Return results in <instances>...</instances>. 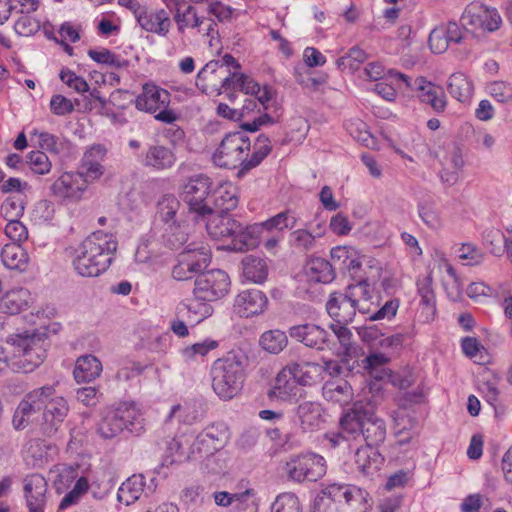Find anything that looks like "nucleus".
<instances>
[{
    "instance_id": "obj_1",
    "label": "nucleus",
    "mask_w": 512,
    "mask_h": 512,
    "mask_svg": "<svg viewBox=\"0 0 512 512\" xmlns=\"http://www.w3.org/2000/svg\"><path fill=\"white\" fill-rule=\"evenodd\" d=\"M7 343L12 348V356L0 346V373L8 367L22 373L34 371L46 358L49 345L46 334L35 331L11 335Z\"/></svg>"
},
{
    "instance_id": "obj_2",
    "label": "nucleus",
    "mask_w": 512,
    "mask_h": 512,
    "mask_svg": "<svg viewBox=\"0 0 512 512\" xmlns=\"http://www.w3.org/2000/svg\"><path fill=\"white\" fill-rule=\"evenodd\" d=\"M117 240L112 234L96 231L89 235L75 251L72 265L82 277H97L111 265L117 250Z\"/></svg>"
},
{
    "instance_id": "obj_3",
    "label": "nucleus",
    "mask_w": 512,
    "mask_h": 512,
    "mask_svg": "<svg viewBox=\"0 0 512 512\" xmlns=\"http://www.w3.org/2000/svg\"><path fill=\"white\" fill-rule=\"evenodd\" d=\"M245 357L234 351L214 361L211 367L212 388L223 400H230L242 389L245 380Z\"/></svg>"
},
{
    "instance_id": "obj_4",
    "label": "nucleus",
    "mask_w": 512,
    "mask_h": 512,
    "mask_svg": "<svg viewBox=\"0 0 512 512\" xmlns=\"http://www.w3.org/2000/svg\"><path fill=\"white\" fill-rule=\"evenodd\" d=\"M124 430L136 435L144 431V419L135 404L121 403L108 410L97 425L103 439H112Z\"/></svg>"
},
{
    "instance_id": "obj_5",
    "label": "nucleus",
    "mask_w": 512,
    "mask_h": 512,
    "mask_svg": "<svg viewBox=\"0 0 512 512\" xmlns=\"http://www.w3.org/2000/svg\"><path fill=\"white\" fill-rule=\"evenodd\" d=\"M250 148V139L243 131L231 132L224 136L212 159L218 167L229 169L240 167L239 172L245 173L248 171L244 170V166L248 160Z\"/></svg>"
},
{
    "instance_id": "obj_6",
    "label": "nucleus",
    "mask_w": 512,
    "mask_h": 512,
    "mask_svg": "<svg viewBox=\"0 0 512 512\" xmlns=\"http://www.w3.org/2000/svg\"><path fill=\"white\" fill-rule=\"evenodd\" d=\"M170 93L155 84H144L141 94L135 99L139 111L154 114L155 120L172 124L179 119L176 111L169 108Z\"/></svg>"
},
{
    "instance_id": "obj_7",
    "label": "nucleus",
    "mask_w": 512,
    "mask_h": 512,
    "mask_svg": "<svg viewBox=\"0 0 512 512\" xmlns=\"http://www.w3.org/2000/svg\"><path fill=\"white\" fill-rule=\"evenodd\" d=\"M287 478L297 483L316 482L327 472L326 460L316 453L292 455L283 467Z\"/></svg>"
},
{
    "instance_id": "obj_8",
    "label": "nucleus",
    "mask_w": 512,
    "mask_h": 512,
    "mask_svg": "<svg viewBox=\"0 0 512 512\" xmlns=\"http://www.w3.org/2000/svg\"><path fill=\"white\" fill-rule=\"evenodd\" d=\"M211 251L203 244L189 243L179 254L178 263L172 269V277L178 281L191 279L207 268Z\"/></svg>"
},
{
    "instance_id": "obj_9",
    "label": "nucleus",
    "mask_w": 512,
    "mask_h": 512,
    "mask_svg": "<svg viewBox=\"0 0 512 512\" xmlns=\"http://www.w3.org/2000/svg\"><path fill=\"white\" fill-rule=\"evenodd\" d=\"M55 392L54 385H45L28 392L15 409L12 418L14 428L20 430L27 427Z\"/></svg>"
},
{
    "instance_id": "obj_10",
    "label": "nucleus",
    "mask_w": 512,
    "mask_h": 512,
    "mask_svg": "<svg viewBox=\"0 0 512 512\" xmlns=\"http://www.w3.org/2000/svg\"><path fill=\"white\" fill-rule=\"evenodd\" d=\"M388 74L391 77L402 81L406 88L414 90L420 101L430 105L435 112L440 113L445 110L447 99L442 87L427 81L424 77H418L415 80H412L406 74L393 69L389 70Z\"/></svg>"
},
{
    "instance_id": "obj_11",
    "label": "nucleus",
    "mask_w": 512,
    "mask_h": 512,
    "mask_svg": "<svg viewBox=\"0 0 512 512\" xmlns=\"http://www.w3.org/2000/svg\"><path fill=\"white\" fill-rule=\"evenodd\" d=\"M388 74L391 77L402 81L406 88L414 90L420 101L430 105L435 112L440 113L445 110L447 99L442 87L427 81L424 77H418L415 80H412L406 74L393 69L389 70Z\"/></svg>"
},
{
    "instance_id": "obj_12",
    "label": "nucleus",
    "mask_w": 512,
    "mask_h": 512,
    "mask_svg": "<svg viewBox=\"0 0 512 512\" xmlns=\"http://www.w3.org/2000/svg\"><path fill=\"white\" fill-rule=\"evenodd\" d=\"M211 180L205 175H197L189 179L183 186L182 199L188 205L189 211L196 215V218H206L211 212L212 206L208 196L211 193Z\"/></svg>"
},
{
    "instance_id": "obj_13",
    "label": "nucleus",
    "mask_w": 512,
    "mask_h": 512,
    "mask_svg": "<svg viewBox=\"0 0 512 512\" xmlns=\"http://www.w3.org/2000/svg\"><path fill=\"white\" fill-rule=\"evenodd\" d=\"M304 367L317 368L318 365L305 363L301 366L300 364L294 363L283 368L278 373L269 396L284 401L295 399L301 392L298 382L301 381L303 384L308 382L304 376H299V372H301Z\"/></svg>"
},
{
    "instance_id": "obj_14",
    "label": "nucleus",
    "mask_w": 512,
    "mask_h": 512,
    "mask_svg": "<svg viewBox=\"0 0 512 512\" xmlns=\"http://www.w3.org/2000/svg\"><path fill=\"white\" fill-rule=\"evenodd\" d=\"M229 437V429L224 422L212 423L197 435L191 445V454L213 456L226 445Z\"/></svg>"
},
{
    "instance_id": "obj_15",
    "label": "nucleus",
    "mask_w": 512,
    "mask_h": 512,
    "mask_svg": "<svg viewBox=\"0 0 512 512\" xmlns=\"http://www.w3.org/2000/svg\"><path fill=\"white\" fill-rule=\"evenodd\" d=\"M229 286L230 279L225 271L210 270L196 278L193 294L204 301H216L228 293Z\"/></svg>"
},
{
    "instance_id": "obj_16",
    "label": "nucleus",
    "mask_w": 512,
    "mask_h": 512,
    "mask_svg": "<svg viewBox=\"0 0 512 512\" xmlns=\"http://www.w3.org/2000/svg\"><path fill=\"white\" fill-rule=\"evenodd\" d=\"M461 20L464 26L489 32L497 30L502 22L496 8H490L478 1H473L466 6Z\"/></svg>"
},
{
    "instance_id": "obj_17",
    "label": "nucleus",
    "mask_w": 512,
    "mask_h": 512,
    "mask_svg": "<svg viewBox=\"0 0 512 512\" xmlns=\"http://www.w3.org/2000/svg\"><path fill=\"white\" fill-rule=\"evenodd\" d=\"M88 182L78 172H64L50 187L52 195L62 201H79L87 190Z\"/></svg>"
},
{
    "instance_id": "obj_18",
    "label": "nucleus",
    "mask_w": 512,
    "mask_h": 512,
    "mask_svg": "<svg viewBox=\"0 0 512 512\" xmlns=\"http://www.w3.org/2000/svg\"><path fill=\"white\" fill-rule=\"evenodd\" d=\"M69 413L67 400L62 396H51L43 407L42 430L47 436L54 435Z\"/></svg>"
},
{
    "instance_id": "obj_19",
    "label": "nucleus",
    "mask_w": 512,
    "mask_h": 512,
    "mask_svg": "<svg viewBox=\"0 0 512 512\" xmlns=\"http://www.w3.org/2000/svg\"><path fill=\"white\" fill-rule=\"evenodd\" d=\"M142 166L162 171L172 168L176 162L175 153L171 148L158 142L149 145L139 156Z\"/></svg>"
},
{
    "instance_id": "obj_20",
    "label": "nucleus",
    "mask_w": 512,
    "mask_h": 512,
    "mask_svg": "<svg viewBox=\"0 0 512 512\" xmlns=\"http://www.w3.org/2000/svg\"><path fill=\"white\" fill-rule=\"evenodd\" d=\"M24 496L28 512H44L47 498V481L40 474H31L24 479Z\"/></svg>"
},
{
    "instance_id": "obj_21",
    "label": "nucleus",
    "mask_w": 512,
    "mask_h": 512,
    "mask_svg": "<svg viewBox=\"0 0 512 512\" xmlns=\"http://www.w3.org/2000/svg\"><path fill=\"white\" fill-rule=\"evenodd\" d=\"M289 335L305 346L320 351L324 350L329 342V333L319 325L313 323L292 326L289 329Z\"/></svg>"
},
{
    "instance_id": "obj_22",
    "label": "nucleus",
    "mask_w": 512,
    "mask_h": 512,
    "mask_svg": "<svg viewBox=\"0 0 512 512\" xmlns=\"http://www.w3.org/2000/svg\"><path fill=\"white\" fill-rule=\"evenodd\" d=\"M268 304L266 295L258 289L241 291L234 300L235 312L245 318L262 314Z\"/></svg>"
},
{
    "instance_id": "obj_23",
    "label": "nucleus",
    "mask_w": 512,
    "mask_h": 512,
    "mask_svg": "<svg viewBox=\"0 0 512 512\" xmlns=\"http://www.w3.org/2000/svg\"><path fill=\"white\" fill-rule=\"evenodd\" d=\"M358 306H354L353 300L343 292H333L326 302V311L329 316L339 324H348L353 321Z\"/></svg>"
},
{
    "instance_id": "obj_24",
    "label": "nucleus",
    "mask_w": 512,
    "mask_h": 512,
    "mask_svg": "<svg viewBox=\"0 0 512 512\" xmlns=\"http://www.w3.org/2000/svg\"><path fill=\"white\" fill-rule=\"evenodd\" d=\"M500 383L501 377L491 370L484 371L479 380V392L486 403L494 409L497 417L505 413V406L501 401Z\"/></svg>"
},
{
    "instance_id": "obj_25",
    "label": "nucleus",
    "mask_w": 512,
    "mask_h": 512,
    "mask_svg": "<svg viewBox=\"0 0 512 512\" xmlns=\"http://www.w3.org/2000/svg\"><path fill=\"white\" fill-rule=\"evenodd\" d=\"M336 491L342 494L339 501L344 505L342 512H368V493L352 484L333 482Z\"/></svg>"
},
{
    "instance_id": "obj_26",
    "label": "nucleus",
    "mask_w": 512,
    "mask_h": 512,
    "mask_svg": "<svg viewBox=\"0 0 512 512\" xmlns=\"http://www.w3.org/2000/svg\"><path fill=\"white\" fill-rule=\"evenodd\" d=\"M106 153V148L101 144H94L85 151L78 173L86 178L88 183L99 179L104 174L102 162Z\"/></svg>"
},
{
    "instance_id": "obj_27",
    "label": "nucleus",
    "mask_w": 512,
    "mask_h": 512,
    "mask_svg": "<svg viewBox=\"0 0 512 512\" xmlns=\"http://www.w3.org/2000/svg\"><path fill=\"white\" fill-rule=\"evenodd\" d=\"M205 413L203 403L197 399L184 400L173 405L168 413L165 423L176 420L179 424L192 425L200 421Z\"/></svg>"
},
{
    "instance_id": "obj_28",
    "label": "nucleus",
    "mask_w": 512,
    "mask_h": 512,
    "mask_svg": "<svg viewBox=\"0 0 512 512\" xmlns=\"http://www.w3.org/2000/svg\"><path fill=\"white\" fill-rule=\"evenodd\" d=\"M135 19L139 26L149 33L166 36L170 30L171 21L164 9L153 11L144 5Z\"/></svg>"
},
{
    "instance_id": "obj_29",
    "label": "nucleus",
    "mask_w": 512,
    "mask_h": 512,
    "mask_svg": "<svg viewBox=\"0 0 512 512\" xmlns=\"http://www.w3.org/2000/svg\"><path fill=\"white\" fill-rule=\"evenodd\" d=\"M369 405L356 402L351 409L346 411L340 418V430L347 439H357L362 435L363 422L366 419Z\"/></svg>"
},
{
    "instance_id": "obj_30",
    "label": "nucleus",
    "mask_w": 512,
    "mask_h": 512,
    "mask_svg": "<svg viewBox=\"0 0 512 512\" xmlns=\"http://www.w3.org/2000/svg\"><path fill=\"white\" fill-rule=\"evenodd\" d=\"M258 102L254 98L246 99L242 109L239 111L240 119L243 120L240 127L244 131L256 132L263 126L272 125L275 120L267 113H260Z\"/></svg>"
},
{
    "instance_id": "obj_31",
    "label": "nucleus",
    "mask_w": 512,
    "mask_h": 512,
    "mask_svg": "<svg viewBox=\"0 0 512 512\" xmlns=\"http://www.w3.org/2000/svg\"><path fill=\"white\" fill-rule=\"evenodd\" d=\"M207 233L214 239H224L232 237L235 229L239 227V222L231 217L229 213L215 212L213 209L206 216Z\"/></svg>"
},
{
    "instance_id": "obj_32",
    "label": "nucleus",
    "mask_w": 512,
    "mask_h": 512,
    "mask_svg": "<svg viewBox=\"0 0 512 512\" xmlns=\"http://www.w3.org/2000/svg\"><path fill=\"white\" fill-rule=\"evenodd\" d=\"M383 462V456L372 446H362L354 453L355 467L365 477L374 476L380 470Z\"/></svg>"
},
{
    "instance_id": "obj_33",
    "label": "nucleus",
    "mask_w": 512,
    "mask_h": 512,
    "mask_svg": "<svg viewBox=\"0 0 512 512\" xmlns=\"http://www.w3.org/2000/svg\"><path fill=\"white\" fill-rule=\"evenodd\" d=\"M264 231L261 223L244 226L239 222V227L235 229L231 240V249L234 251H245L255 248L260 243V238Z\"/></svg>"
},
{
    "instance_id": "obj_34",
    "label": "nucleus",
    "mask_w": 512,
    "mask_h": 512,
    "mask_svg": "<svg viewBox=\"0 0 512 512\" xmlns=\"http://www.w3.org/2000/svg\"><path fill=\"white\" fill-rule=\"evenodd\" d=\"M227 72L219 60L210 61L198 72L196 86L206 94L210 90H221V78H224Z\"/></svg>"
},
{
    "instance_id": "obj_35",
    "label": "nucleus",
    "mask_w": 512,
    "mask_h": 512,
    "mask_svg": "<svg viewBox=\"0 0 512 512\" xmlns=\"http://www.w3.org/2000/svg\"><path fill=\"white\" fill-rule=\"evenodd\" d=\"M238 202L237 188L231 182L219 185L210 196V204L215 212L229 213L238 206Z\"/></svg>"
},
{
    "instance_id": "obj_36",
    "label": "nucleus",
    "mask_w": 512,
    "mask_h": 512,
    "mask_svg": "<svg viewBox=\"0 0 512 512\" xmlns=\"http://www.w3.org/2000/svg\"><path fill=\"white\" fill-rule=\"evenodd\" d=\"M341 491H336L334 484H322L314 498L312 512H342L344 505L340 503Z\"/></svg>"
},
{
    "instance_id": "obj_37",
    "label": "nucleus",
    "mask_w": 512,
    "mask_h": 512,
    "mask_svg": "<svg viewBox=\"0 0 512 512\" xmlns=\"http://www.w3.org/2000/svg\"><path fill=\"white\" fill-rule=\"evenodd\" d=\"M31 300V294L27 289H12L0 298V312L9 315L19 314L29 307Z\"/></svg>"
},
{
    "instance_id": "obj_38",
    "label": "nucleus",
    "mask_w": 512,
    "mask_h": 512,
    "mask_svg": "<svg viewBox=\"0 0 512 512\" xmlns=\"http://www.w3.org/2000/svg\"><path fill=\"white\" fill-rule=\"evenodd\" d=\"M323 408L320 403L314 401H304L296 409V415L299 419L301 428L304 431H313L318 429L325 421L323 417Z\"/></svg>"
},
{
    "instance_id": "obj_39",
    "label": "nucleus",
    "mask_w": 512,
    "mask_h": 512,
    "mask_svg": "<svg viewBox=\"0 0 512 512\" xmlns=\"http://www.w3.org/2000/svg\"><path fill=\"white\" fill-rule=\"evenodd\" d=\"M366 419L363 422V430L361 438L366 442L367 446H377L384 442L386 438L385 421L375 415L369 406Z\"/></svg>"
},
{
    "instance_id": "obj_40",
    "label": "nucleus",
    "mask_w": 512,
    "mask_h": 512,
    "mask_svg": "<svg viewBox=\"0 0 512 512\" xmlns=\"http://www.w3.org/2000/svg\"><path fill=\"white\" fill-rule=\"evenodd\" d=\"M348 298L353 300L354 306H358L357 311L361 314L371 313V302L373 287L367 280H360L355 284H350L344 290Z\"/></svg>"
},
{
    "instance_id": "obj_41",
    "label": "nucleus",
    "mask_w": 512,
    "mask_h": 512,
    "mask_svg": "<svg viewBox=\"0 0 512 512\" xmlns=\"http://www.w3.org/2000/svg\"><path fill=\"white\" fill-rule=\"evenodd\" d=\"M322 395L327 401L342 406L352 401L353 389L346 380L335 379L325 382Z\"/></svg>"
},
{
    "instance_id": "obj_42",
    "label": "nucleus",
    "mask_w": 512,
    "mask_h": 512,
    "mask_svg": "<svg viewBox=\"0 0 512 512\" xmlns=\"http://www.w3.org/2000/svg\"><path fill=\"white\" fill-rule=\"evenodd\" d=\"M102 364L91 354L80 356L75 364L73 375L78 383L91 382L100 376Z\"/></svg>"
},
{
    "instance_id": "obj_43",
    "label": "nucleus",
    "mask_w": 512,
    "mask_h": 512,
    "mask_svg": "<svg viewBox=\"0 0 512 512\" xmlns=\"http://www.w3.org/2000/svg\"><path fill=\"white\" fill-rule=\"evenodd\" d=\"M202 298L194 296L178 306V314L186 316L190 323L198 324L212 314V306Z\"/></svg>"
},
{
    "instance_id": "obj_44",
    "label": "nucleus",
    "mask_w": 512,
    "mask_h": 512,
    "mask_svg": "<svg viewBox=\"0 0 512 512\" xmlns=\"http://www.w3.org/2000/svg\"><path fill=\"white\" fill-rule=\"evenodd\" d=\"M1 260L8 269L23 271L28 265L29 257L19 243L11 242L3 246Z\"/></svg>"
},
{
    "instance_id": "obj_45",
    "label": "nucleus",
    "mask_w": 512,
    "mask_h": 512,
    "mask_svg": "<svg viewBox=\"0 0 512 512\" xmlns=\"http://www.w3.org/2000/svg\"><path fill=\"white\" fill-rule=\"evenodd\" d=\"M299 217L294 209L287 208L261 222L267 232L277 231L283 235L285 230H292L298 224Z\"/></svg>"
},
{
    "instance_id": "obj_46",
    "label": "nucleus",
    "mask_w": 512,
    "mask_h": 512,
    "mask_svg": "<svg viewBox=\"0 0 512 512\" xmlns=\"http://www.w3.org/2000/svg\"><path fill=\"white\" fill-rule=\"evenodd\" d=\"M306 269L309 278L317 283L328 284L336 278L332 263L321 257L312 258L307 263Z\"/></svg>"
},
{
    "instance_id": "obj_47",
    "label": "nucleus",
    "mask_w": 512,
    "mask_h": 512,
    "mask_svg": "<svg viewBox=\"0 0 512 512\" xmlns=\"http://www.w3.org/2000/svg\"><path fill=\"white\" fill-rule=\"evenodd\" d=\"M144 487V476L132 475L120 485L117 492V500L125 505L133 504L142 495Z\"/></svg>"
},
{
    "instance_id": "obj_48",
    "label": "nucleus",
    "mask_w": 512,
    "mask_h": 512,
    "mask_svg": "<svg viewBox=\"0 0 512 512\" xmlns=\"http://www.w3.org/2000/svg\"><path fill=\"white\" fill-rule=\"evenodd\" d=\"M243 276L254 283H262L268 275V266L263 258L247 255L242 260Z\"/></svg>"
},
{
    "instance_id": "obj_49",
    "label": "nucleus",
    "mask_w": 512,
    "mask_h": 512,
    "mask_svg": "<svg viewBox=\"0 0 512 512\" xmlns=\"http://www.w3.org/2000/svg\"><path fill=\"white\" fill-rule=\"evenodd\" d=\"M448 92L460 102H466L473 93V86L463 73H453L447 82Z\"/></svg>"
},
{
    "instance_id": "obj_50",
    "label": "nucleus",
    "mask_w": 512,
    "mask_h": 512,
    "mask_svg": "<svg viewBox=\"0 0 512 512\" xmlns=\"http://www.w3.org/2000/svg\"><path fill=\"white\" fill-rule=\"evenodd\" d=\"M314 236L306 224L305 228L296 229L290 233L289 245L300 253L310 252L316 248L317 239Z\"/></svg>"
},
{
    "instance_id": "obj_51",
    "label": "nucleus",
    "mask_w": 512,
    "mask_h": 512,
    "mask_svg": "<svg viewBox=\"0 0 512 512\" xmlns=\"http://www.w3.org/2000/svg\"><path fill=\"white\" fill-rule=\"evenodd\" d=\"M259 344L265 351L271 354H278L287 346L288 338L285 332L273 329L261 335Z\"/></svg>"
},
{
    "instance_id": "obj_52",
    "label": "nucleus",
    "mask_w": 512,
    "mask_h": 512,
    "mask_svg": "<svg viewBox=\"0 0 512 512\" xmlns=\"http://www.w3.org/2000/svg\"><path fill=\"white\" fill-rule=\"evenodd\" d=\"M394 423L395 435L398 439V444H408L413 437L411 430L416 428L417 421L414 418L410 417L409 415H406L404 411H399L396 413V416L394 417Z\"/></svg>"
},
{
    "instance_id": "obj_53",
    "label": "nucleus",
    "mask_w": 512,
    "mask_h": 512,
    "mask_svg": "<svg viewBox=\"0 0 512 512\" xmlns=\"http://www.w3.org/2000/svg\"><path fill=\"white\" fill-rule=\"evenodd\" d=\"M174 21L177 24L178 31L183 33L186 28H200L204 23V17L198 15L194 6L188 5L184 11L179 8L176 9Z\"/></svg>"
},
{
    "instance_id": "obj_54",
    "label": "nucleus",
    "mask_w": 512,
    "mask_h": 512,
    "mask_svg": "<svg viewBox=\"0 0 512 512\" xmlns=\"http://www.w3.org/2000/svg\"><path fill=\"white\" fill-rule=\"evenodd\" d=\"M271 140L264 134H260L254 142L253 153L245 163L244 170L257 167L271 152Z\"/></svg>"
},
{
    "instance_id": "obj_55",
    "label": "nucleus",
    "mask_w": 512,
    "mask_h": 512,
    "mask_svg": "<svg viewBox=\"0 0 512 512\" xmlns=\"http://www.w3.org/2000/svg\"><path fill=\"white\" fill-rule=\"evenodd\" d=\"M25 167H27L33 174L46 175L52 169V163L43 151H31L25 156Z\"/></svg>"
},
{
    "instance_id": "obj_56",
    "label": "nucleus",
    "mask_w": 512,
    "mask_h": 512,
    "mask_svg": "<svg viewBox=\"0 0 512 512\" xmlns=\"http://www.w3.org/2000/svg\"><path fill=\"white\" fill-rule=\"evenodd\" d=\"M180 208L179 200L171 194L164 195L157 204V214L169 225L176 224L175 215Z\"/></svg>"
},
{
    "instance_id": "obj_57",
    "label": "nucleus",
    "mask_w": 512,
    "mask_h": 512,
    "mask_svg": "<svg viewBox=\"0 0 512 512\" xmlns=\"http://www.w3.org/2000/svg\"><path fill=\"white\" fill-rule=\"evenodd\" d=\"M32 137L37 138L38 145L51 154L58 155L66 148V141L49 132H40L34 129L31 132Z\"/></svg>"
},
{
    "instance_id": "obj_58",
    "label": "nucleus",
    "mask_w": 512,
    "mask_h": 512,
    "mask_svg": "<svg viewBox=\"0 0 512 512\" xmlns=\"http://www.w3.org/2000/svg\"><path fill=\"white\" fill-rule=\"evenodd\" d=\"M368 58V54L358 46L349 49L345 56L337 59L336 65L341 70H349L354 72L359 69L360 65Z\"/></svg>"
},
{
    "instance_id": "obj_59",
    "label": "nucleus",
    "mask_w": 512,
    "mask_h": 512,
    "mask_svg": "<svg viewBox=\"0 0 512 512\" xmlns=\"http://www.w3.org/2000/svg\"><path fill=\"white\" fill-rule=\"evenodd\" d=\"M218 347V342L206 338L201 342H197L190 346H186L181 350V355L185 361H193L197 357L206 356L210 351L216 349Z\"/></svg>"
},
{
    "instance_id": "obj_60",
    "label": "nucleus",
    "mask_w": 512,
    "mask_h": 512,
    "mask_svg": "<svg viewBox=\"0 0 512 512\" xmlns=\"http://www.w3.org/2000/svg\"><path fill=\"white\" fill-rule=\"evenodd\" d=\"M88 56L98 64H103L113 68H122L127 66V61L109 49L102 48L100 50L89 49Z\"/></svg>"
},
{
    "instance_id": "obj_61",
    "label": "nucleus",
    "mask_w": 512,
    "mask_h": 512,
    "mask_svg": "<svg viewBox=\"0 0 512 512\" xmlns=\"http://www.w3.org/2000/svg\"><path fill=\"white\" fill-rule=\"evenodd\" d=\"M24 201L20 195L7 197L1 204V215L7 220L19 219L24 213Z\"/></svg>"
},
{
    "instance_id": "obj_62",
    "label": "nucleus",
    "mask_w": 512,
    "mask_h": 512,
    "mask_svg": "<svg viewBox=\"0 0 512 512\" xmlns=\"http://www.w3.org/2000/svg\"><path fill=\"white\" fill-rule=\"evenodd\" d=\"M272 512H300V502L293 493H282L277 496L271 507Z\"/></svg>"
},
{
    "instance_id": "obj_63",
    "label": "nucleus",
    "mask_w": 512,
    "mask_h": 512,
    "mask_svg": "<svg viewBox=\"0 0 512 512\" xmlns=\"http://www.w3.org/2000/svg\"><path fill=\"white\" fill-rule=\"evenodd\" d=\"M89 489L88 480L85 477H80L74 484V487L69 491L61 500L59 509H66L71 505L78 503L81 496L84 495Z\"/></svg>"
},
{
    "instance_id": "obj_64",
    "label": "nucleus",
    "mask_w": 512,
    "mask_h": 512,
    "mask_svg": "<svg viewBox=\"0 0 512 512\" xmlns=\"http://www.w3.org/2000/svg\"><path fill=\"white\" fill-rule=\"evenodd\" d=\"M40 29V21L28 14L21 15L14 24L15 32L20 36L29 37Z\"/></svg>"
}]
</instances>
